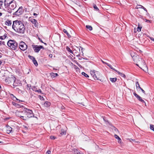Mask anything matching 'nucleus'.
<instances>
[{
  "label": "nucleus",
  "instance_id": "nucleus-1",
  "mask_svg": "<svg viewBox=\"0 0 154 154\" xmlns=\"http://www.w3.org/2000/svg\"><path fill=\"white\" fill-rule=\"evenodd\" d=\"M12 28L15 32L19 33L24 34L25 31V27L23 23L18 20L13 21Z\"/></svg>",
  "mask_w": 154,
  "mask_h": 154
},
{
  "label": "nucleus",
  "instance_id": "nucleus-2",
  "mask_svg": "<svg viewBox=\"0 0 154 154\" xmlns=\"http://www.w3.org/2000/svg\"><path fill=\"white\" fill-rule=\"evenodd\" d=\"M4 4L5 8H8L7 11L9 13H11V10H14L17 6L14 0H5Z\"/></svg>",
  "mask_w": 154,
  "mask_h": 154
},
{
  "label": "nucleus",
  "instance_id": "nucleus-3",
  "mask_svg": "<svg viewBox=\"0 0 154 154\" xmlns=\"http://www.w3.org/2000/svg\"><path fill=\"white\" fill-rule=\"evenodd\" d=\"M131 56L132 57L134 63H136L137 66H138L140 65L142 66L143 68H146L147 70H148V68L145 64V62L141 57L138 55L134 56L133 55L132 53L131 54Z\"/></svg>",
  "mask_w": 154,
  "mask_h": 154
},
{
  "label": "nucleus",
  "instance_id": "nucleus-4",
  "mask_svg": "<svg viewBox=\"0 0 154 154\" xmlns=\"http://www.w3.org/2000/svg\"><path fill=\"white\" fill-rule=\"evenodd\" d=\"M23 118L24 120H26L28 118L31 117L33 116V114L32 110L26 108H24L22 109Z\"/></svg>",
  "mask_w": 154,
  "mask_h": 154
},
{
  "label": "nucleus",
  "instance_id": "nucleus-5",
  "mask_svg": "<svg viewBox=\"0 0 154 154\" xmlns=\"http://www.w3.org/2000/svg\"><path fill=\"white\" fill-rule=\"evenodd\" d=\"M7 45L9 47L13 50H15L18 47L17 43L14 40H10L8 41L7 42Z\"/></svg>",
  "mask_w": 154,
  "mask_h": 154
},
{
  "label": "nucleus",
  "instance_id": "nucleus-6",
  "mask_svg": "<svg viewBox=\"0 0 154 154\" xmlns=\"http://www.w3.org/2000/svg\"><path fill=\"white\" fill-rule=\"evenodd\" d=\"M16 78L13 76H11L7 78L5 80V82L7 84H9L11 83H13L14 86H17V85L15 84L14 82L15 81Z\"/></svg>",
  "mask_w": 154,
  "mask_h": 154
},
{
  "label": "nucleus",
  "instance_id": "nucleus-7",
  "mask_svg": "<svg viewBox=\"0 0 154 154\" xmlns=\"http://www.w3.org/2000/svg\"><path fill=\"white\" fill-rule=\"evenodd\" d=\"M19 47L21 50L24 51L27 49V45L24 42H22L20 43Z\"/></svg>",
  "mask_w": 154,
  "mask_h": 154
},
{
  "label": "nucleus",
  "instance_id": "nucleus-8",
  "mask_svg": "<svg viewBox=\"0 0 154 154\" xmlns=\"http://www.w3.org/2000/svg\"><path fill=\"white\" fill-rule=\"evenodd\" d=\"M34 51L35 52H38L41 49H44L42 46L32 45Z\"/></svg>",
  "mask_w": 154,
  "mask_h": 154
},
{
  "label": "nucleus",
  "instance_id": "nucleus-9",
  "mask_svg": "<svg viewBox=\"0 0 154 154\" xmlns=\"http://www.w3.org/2000/svg\"><path fill=\"white\" fill-rule=\"evenodd\" d=\"M23 8L21 6L17 10L14 12L13 14L17 16H19L21 15L23 13Z\"/></svg>",
  "mask_w": 154,
  "mask_h": 154
},
{
  "label": "nucleus",
  "instance_id": "nucleus-10",
  "mask_svg": "<svg viewBox=\"0 0 154 154\" xmlns=\"http://www.w3.org/2000/svg\"><path fill=\"white\" fill-rule=\"evenodd\" d=\"M96 71L94 70H92L90 71V73L92 77L94 78V79H97V80H100L101 81V80L97 77V76H96L95 73H96Z\"/></svg>",
  "mask_w": 154,
  "mask_h": 154
},
{
  "label": "nucleus",
  "instance_id": "nucleus-11",
  "mask_svg": "<svg viewBox=\"0 0 154 154\" xmlns=\"http://www.w3.org/2000/svg\"><path fill=\"white\" fill-rule=\"evenodd\" d=\"M29 20L32 23L34 24V26L35 27H37L38 26V23L36 20L31 18Z\"/></svg>",
  "mask_w": 154,
  "mask_h": 154
},
{
  "label": "nucleus",
  "instance_id": "nucleus-12",
  "mask_svg": "<svg viewBox=\"0 0 154 154\" xmlns=\"http://www.w3.org/2000/svg\"><path fill=\"white\" fill-rule=\"evenodd\" d=\"M16 115L20 118H23L22 110L20 112H17L16 113Z\"/></svg>",
  "mask_w": 154,
  "mask_h": 154
},
{
  "label": "nucleus",
  "instance_id": "nucleus-13",
  "mask_svg": "<svg viewBox=\"0 0 154 154\" xmlns=\"http://www.w3.org/2000/svg\"><path fill=\"white\" fill-rule=\"evenodd\" d=\"M32 11L33 12V13H35L38 14H39V10L37 8H33L32 10Z\"/></svg>",
  "mask_w": 154,
  "mask_h": 154
},
{
  "label": "nucleus",
  "instance_id": "nucleus-14",
  "mask_svg": "<svg viewBox=\"0 0 154 154\" xmlns=\"http://www.w3.org/2000/svg\"><path fill=\"white\" fill-rule=\"evenodd\" d=\"M12 131V128L9 126H8L6 128V132L7 133H10L11 132V131Z\"/></svg>",
  "mask_w": 154,
  "mask_h": 154
},
{
  "label": "nucleus",
  "instance_id": "nucleus-15",
  "mask_svg": "<svg viewBox=\"0 0 154 154\" xmlns=\"http://www.w3.org/2000/svg\"><path fill=\"white\" fill-rule=\"evenodd\" d=\"M114 137H115L116 138L118 139V142L119 143H121V138L119 137V136H118L117 135L115 134L114 135Z\"/></svg>",
  "mask_w": 154,
  "mask_h": 154
},
{
  "label": "nucleus",
  "instance_id": "nucleus-16",
  "mask_svg": "<svg viewBox=\"0 0 154 154\" xmlns=\"http://www.w3.org/2000/svg\"><path fill=\"white\" fill-rule=\"evenodd\" d=\"M51 105V103L50 102H48V101H46L45 102L44 104L43 105L45 107H48Z\"/></svg>",
  "mask_w": 154,
  "mask_h": 154
},
{
  "label": "nucleus",
  "instance_id": "nucleus-17",
  "mask_svg": "<svg viewBox=\"0 0 154 154\" xmlns=\"http://www.w3.org/2000/svg\"><path fill=\"white\" fill-rule=\"evenodd\" d=\"M11 20H7L5 22V24L8 26H11Z\"/></svg>",
  "mask_w": 154,
  "mask_h": 154
},
{
  "label": "nucleus",
  "instance_id": "nucleus-18",
  "mask_svg": "<svg viewBox=\"0 0 154 154\" xmlns=\"http://www.w3.org/2000/svg\"><path fill=\"white\" fill-rule=\"evenodd\" d=\"M51 76V77L54 78L56 76H58V75L57 73H54L53 72H52L50 74Z\"/></svg>",
  "mask_w": 154,
  "mask_h": 154
},
{
  "label": "nucleus",
  "instance_id": "nucleus-19",
  "mask_svg": "<svg viewBox=\"0 0 154 154\" xmlns=\"http://www.w3.org/2000/svg\"><path fill=\"white\" fill-rule=\"evenodd\" d=\"M95 74L96 76H97V77H98L99 79H100V77L102 75L99 72L97 71H96Z\"/></svg>",
  "mask_w": 154,
  "mask_h": 154
},
{
  "label": "nucleus",
  "instance_id": "nucleus-20",
  "mask_svg": "<svg viewBox=\"0 0 154 154\" xmlns=\"http://www.w3.org/2000/svg\"><path fill=\"white\" fill-rule=\"evenodd\" d=\"M116 72H117L118 73V74L119 75H120L122 77H123L124 78H125V74H124L123 73L120 72H119L117 71H117H116Z\"/></svg>",
  "mask_w": 154,
  "mask_h": 154
},
{
  "label": "nucleus",
  "instance_id": "nucleus-21",
  "mask_svg": "<svg viewBox=\"0 0 154 154\" xmlns=\"http://www.w3.org/2000/svg\"><path fill=\"white\" fill-rule=\"evenodd\" d=\"M63 32L65 33L68 38H70L71 37V35L69 34V33H68V32H67L66 30L65 29H64L63 30Z\"/></svg>",
  "mask_w": 154,
  "mask_h": 154
},
{
  "label": "nucleus",
  "instance_id": "nucleus-22",
  "mask_svg": "<svg viewBox=\"0 0 154 154\" xmlns=\"http://www.w3.org/2000/svg\"><path fill=\"white\" fill-rule=\"evenodd\" d=\"M106 64L113 70H114L116 72V71H117L114 68H113L112 65H111L110 64H109L108 63H106Z\"/></svg>",
  "mask_w": 154,
  "mask_h": 154
},
{
  "label": "nucleus",
  "instance_id": "nucleus-23",
  "mask_svg": "<svg viewBox=\"0 0 154 154\" xmlns=\"http://www.w3.org/2000/svg\"><path fill=\"white\" fill-rule=\"evenodd\" d=\"M110 80L112 82H114L116 81L117 78H110Z\"/></svg>",
  "mask_w": 154,
  "mask_h": 154
},
{
  "label": "nucleus",
  "instance_id": "nucleus-24",
  "mask_svg": "<svg viewBox=\"0 0 154 154\" xmlns=\"http://www.w3.org/2000/svg\"><path fill=\"white\" fill-rule=\"evenodd\" d=\"M66 50L68 51L69 52H70V53L73 54V52L71 50L70 48L68 46H66Z\"/></svg>",
  "mask_w": 154,
  "mask_h": 154
},
{
  "label": "nucleus",
  "instance_id": "nucleus-25",
  "mask_svg": "<svg viewBox=\"0 0 154 154\" xmlns=\"http://www.w3.org/2000/svg\"><path fill=\"white\" fill-rule=\"evenodd\" d=\"M13 104L15 106L17 107H21V105L16 103H13Z\"/></svg>",
  "mask_w": 154,
  "mask_h": 154
},
{
  "label": "nucleus",
  "instance_id": "nucleus-26",
  "mask_svg": "<svg viewBox=\"0 0 154 154\" xmlns=\"http://www.w3.org/2000/svg\"><path fill=\"white\" fill-rule=\"evenodd\" d=\"M7 34L5 33L3 36H0V39H1L2 40H3L6 38L7 37Z\"/></svg>",
  "mask_w": 154,
  "mask_h": 154
},
{
  "label": "nucleus",
  "instance_id": "nucleus-27",
  "mask_svg": "<svg viewBox=\"0 0 154 154\" xmlns=\"http://www.w3.org/2000/svg\"><path fill=\"white\" fill-rule=\"evenodd\" d=\"M93 6L95 10L96 11H98L99 10L98 8L97 7L95 4H93Z\"/></svg>",
  "mask_w": 154,
  "mask_h": 154
},
{
  "label": "nucleus",
  "instance_id": "nucleus-28",
  "mask_svg": "<svg viewBox=\"0 0 154 154\" xmlns=\"http://www.w3.org/2000/svg\"><path fill=\"white\" fill-rule=\"evenodd\" d=\"M86 27L87 29H88L90 31H91L92 29V28L91 26L89 25H86Z\"/></svg>",
  "mask_w": 154,
  "mask_h": 154
},
{
  "label": "nucleus",
  "instance_id": "nucleus-29",
  "mask_svg": "<svg viewBox=\"0 0 154 154\" xmlns=\"http://www.w3.org/2000/svg\"><path fill=\"white\" fill-rule=\"evenodd\" d=\"M150 129L153 131L154 132V125H150Z\"/></svg>",
  "mask_w": 154,
  "mask_h": 154
},
{
  "label": "nucleus",
  "instance_id": "nucleus-30",
  "mask_svg": "<svg viewBox=\"0 0 154 154\" xmlns=\"http://www.w3.org/2000/svg\"><path fill=\"white\" fill-rule=\"evenodd\" d=\"M137 99L140 101L142 102H145L144 100L142 99L141 97H140L139 96L137 98Z\"/></svg>",
  "mask_w": 154,
  "mask_h": 154
},
{
  "label": "nucleus",
  "instance_id": "nucleus-31",
  "mask_svg": "<svg viewBox=\"0 0 154 154\" xmlns=\"http://www.w3.org/2000/svg\"><path fill=\"white\" fill-rule=\"evenodd\" d=\"M32 62L35 66H37L38 65L37 62L35 60V59L32 61Z\"/></svg>",
  "mask_w": 154,
  "mask_h": 154
},
{
  "label": "nucleus",
  "instance_id": "nucleus-32",
  "mask_svg": "<svg viewBox=\"0 0 154 154\" xmlns=\"http://www.w3.org/2000/svg\"><path fill=\"white\" fill-rule=\"evenodd\" d=\"M80 48H81V51L82 53V55L83 56L84 53H83V51H84V50H85V49L84 48H82V47H80V48L79 49V51H80Z\"/></svg>",
  "mask_w": 154,
  "mask_h": 154
},
{
  "label": "nucleus",
  "instance_id": "nucleus-33",
  "mask_svg": "<svg viewBox=\"0 0 154 154\" xmlns=\"http://www.w3.org/2000/svg\"><path fill=\"white\" fill-rule=\"evenodd\" d=\"M136 87L137 88H140L141 87H140V85L138 82H136Z\"/></svg>",
  "mask_w": 154,
  "mask_h": 154
},
{
  "label": "nucleus",
  "instance_id": "nucleus-34",
  "mask_svg": "<svg viewBox=\"0 0 154 154\" xmlns=\"http://www.w3.org/2000/svg\"><path fill=\"white\" fill-rule=\"evenodd\" d=\"M28 57L31 60L33 61L35 59V58L33 56H31L30 55L28 56Z\"/></svg>",
  "mask_w": 154,
  "mask_h": 154
},
{
  "label": "nucleus",
  "instance_id": "nucleus-35",
  "mask_svg": "<svg viewBox=\"0 0 154 154\" xmlns=\"http://www.w3.org/2000/svg\"><path fill=\"white\" fill-rule=\"evenodd\" d=\"M82 74L83 75H84L86 77H89L88 75H87V74H86V73H85L84 72H82Z\"/></svg>",
  "mask_w": 154,
  "mask_h": 154
},
{
  "label": "nucleus",
  "instance_id": "nucleus-36",
  "mask_svg": "<svg viewBox=\"0 0 154 154\" xmlns=\"http://www.w3.org/2000/svg\"><path fill=\"white\" fill-rule=\"evenodd\" d=\"M141 28H142L141 27H140L139 25L138 27L137 28V30L138 32L140 31L141 30Z\"/></svg>",
  "mask_w": 154,
  "mask_h": 154
},
{
  "label": "nucleus",
  "instance_id": "nucleus-37",
  "mask_svg": "<svg viewBox=\"0 0 154 154\" xmlns=\"http://www.w3.org/2000/svg\"><path fill=\"white\" fill-rule=\"evenodd\" d=\"M3 0H0V8H1L3 4Z\"/></svg>",
  "mask_w": 154,
  "mask_h": 154
},
{
  "label": "nucleus",
  "instance_id": "nucleus-38",
  "mask_svg": "<svg viewBox=\"0 0 154 154\" xmlns=\"http://www.w3.org/2000/svg\"><path fill=\"white\" fill-rule=\"evenodd\" d=\"M65 133H66V132H65V131H63V130H61V133H60V134L61 135H63V134H65Z\"/></svg>",
  "mask_w": 154,
  "mask_h": 154
},
{
  "label": "nucleus",
  "instance_id": "nucleus-39",
  "mask_svg": "<svg viewBox=\"0 0 154 154\" xmlns=\"http://www.w3.org/2000/svg\"><path fill=\"white\" fill-rule=\"evenodd\" d=\"M131 140L133 141H134V142H135V143H140V142L138 141H136L135 140H134V139H131Z\"/></svg>",
  "mask_w": 154,
  "mask_h": 154
},
{
  "label": "nucleus",
  "instance_id": "nucleus-40",
  "mask_svg": "<svg viewBox=\"0 0 154 154\" xmlns=\"http://www.w3.org/2000/svg\"><path fill=\"white\" fill-rule=\"evenodd\" d=\"M33 91H34L36 92H40V93H41L42 92V91H41V90H40V89H39L38 90H35L34 89H33Z\"/></svg>",
  "mask_w": 154,
  "mask_h": 154
},
{
  "label": "nucleus",
  "instance_id": "nucleus-41",
  "mask_svg": "<svg viewBox=\"0 0 154 154\" xmlns=\"http://www.w3.org/2000/svg\"><path fill=\"white\" fill-rule=\"evenodd\" d=\"M50 138L51 139L54 140L55 139L56 137L53 136H50Z\"/></svg>",
  "mask_w": 154,
  "mask_h": 154
},
{
  "label": "nucleus",
  "instance_id": "nucleus-42",
  "mask_svg": "<svg viewBox=\"0 0 154 154\" xmlns=\"http://www.w3.org/2000/svg\"><path fill=\"white\" fill-rule=\"evenodd\" d=\"M5 43V42L4 41H0V45H4Z\"/></svg>",
  "mask_w": 154,
  "mask_h": 154
},
{
  "label": "nucleus",
  "instance_id": "nucleus-43",
  "mask_svg": "<svg viewBox=\"0 0 154 154\" xmlns=\"http://www.w3.org/2000/svg\"><path fill=\"white\" fill-rule=\"evenodd\" d=\"M134 95L137 98L139 96L137 94H136V93H135L134 92V93H133Z\"/></svg>",
  "mask_w": 154,
  "mask_h": 154
},
{
  "label": "nucleus",
  "instance_id": "nucleus-44",
  "mask_svg": "<svg viewBox=\"0 0 154 154\" xmlns=\"http://www.w3.org/2000/svg\"><path fill=\"white\" fill-rule=\"evenodd\" d=\"M134 95L137 98L139 96L137 94H136V93H135L134 92V93H133Z\"/></svg>",
  "mask_w": 154,
  "mask_h": 154
},
{
  "label": "nucleus",
  "instance_id": "nucleus-45",
  "mask_svg": "<svg viewBox=\"0 0 154 154\" xmlns=\"http://www.w3.org/2000/svg\"><path fill=\"white\" fill-rule=\"evenodd\" d=\"M145 21H146V22L149 23H151V20H146Z\"/></svg>",
  "mask_w": 154,
  "mask_h": 154
},
{
  "label": "nucleus",
  "instance_id": "nucleus-46",
  "mask_svg": "<svg viewBox=\"0 0 154 154\" xmlns=\"http://www.w3.org/2000/svg\"><path fill=\"white\" fill-rule=\"evenodd\" d=\"M149 37L151 40L153 41L154 42V38H153L150 37Z\"/></svg>",
  "mask_w": 154,
  "mask_h": 154
},
{
  "label": "nucleus",
  "instance_id": "nucleus-47",
  "mask_svg": "<svg viewBox=\"0 0 154 154\" xmlns=\"http://www.w3.org/2000/svg\"><path fill=\"white\" fill-rule=\"evenodd\" d=\"M140 89H141V90L144 93V94H145V91H144L143 89H142L141 88H140Z\"/></svg>",
  "mask_w": 154,
  "mask_h": 154
},
{
  "label": "nucleus",
  "instance_id": "nucleus-48",
  "mask_svg": "<svg viewBox=\"0 0 154 154\" xmlns=\"http://www.w3.org/2000/svg\"><path fill=\"white\" fill-rule=\"evenodd\" d=\"M51 151L50 150H48L46 152V154H50L51 153Z\"/></svg>",
  "mask_w": 154,
  "mask_h": 154
},
{
  "label": "nucleus",
  "instance_id": "nucleus-49",
  "mask_svg": "<svg viewBox=\"0 0 154 154\" xmlns=\"http://www.w3.org/2000/svg\"><path fill=\"white\" fill-rule=\"evenodd\" d=\"M39 14H38L35 13H33V15L36 17Z\"/></svg>",
  "mask_w": 154,
  "mask_h": 154
},
{
  "label": "nucleus",
  "instance_id": "nucleus-50",
  "mask_svg": "<svg viewBox=\"0 0 154 154\" xmlns=\"http://www.w3.org/2000/svg\"><path fill=\"white\" fill-rule=\"evenodd\" d=\"M141 8V7L139 6H138V5H137L136 6V8L138 9L139 8Z\"/></svg>",
  "mask_w": 154,
  "mask_h": 154
},
{
  "label": "nucleus",
  "instance_id": "nucleus-51",
  "mask_svg": "<svg viewBox=\"0 0 154 154\" xmlns=\"http://www.w3.org/2000/svg\"><path fill=\"white\" fill-rule=\"evenodd\" d=\"M40 99L41 100H43L44 98H43V97H42L41 96H40Z\"/></svg>",
  "mask_w": 154,
  "mask_h": 154
},
{
  "label": "nucleus",
  "instance_id": "nucleus-52",
  "mask_svg": "<svg viewBox=\"0 0 154 154\" xmlns=\"http://www.w3.org/2000/svg\"><path fill=\"white\" fill-rule=\"evenodd\" d=\"M49 57L51 58L52 57V55L51 54H50L49 55Z\"/></svg>",
  "mask_w": 154,
  "mask_h": 154
},
{
  "label": "nucleus",
  "instance_id": "nucleus-53",
  "mask_svg": "<svg viewBox=\"0 0 154 154\" xmlns=\"http://www.w3.org/2000/svg\"><path fill=\"white\" fill-rule=\"evenodd\" d=\"M138 6H140V7H141V8H142L143 9V8H144V7H143V6H142L141 5H138Z\"/></svg>",
  "mask_w": 154,
  "mask_h": 154
},
{
  "label": "nucleus",
  "instance_id": "nucleus-54",
  "mask_svg": "<svg viewBox=\"0 0 154 154\" xmlns=\"http://www.w3.org/2000/svg\"><path fill=\"white\" fill-rule=\"evenodd\" d=\"M138 6H140V7H141V8H142L143 9V8H144V7H143V6H142L141 5H138Z\"/></svg>",
  "mask_w": 154,
  "mask_h": 154
},
{
  "label": "nucleus",
  "instance_id": "nucleus-55",
  "mask_svg": "<svg viewBox=\"0 0 154 154\" xmlns=\"http://www.w3.org/2000/svg\"><path fill=\"white\" fill-rule=\"evenodd\" d=\"M18 92L19 93H22L23 92L21 90H19V91H18Z\"/></svg>",
  "mask_w": 154,
  "mask_h": 154
},
{
  "label": "nucleus",
  "instance_id": "nucleus-56",
  "mask_svg": "<svg viewBox=\"0 0 154 154\" xmlns=\"http://www.w3.org/2000/svg\"><path fill=\"white\" fill-rule=\"evenodd\" d=\"M101 61H102V62H103V63H104V64H106V63H106V62H104V61H103V60H101Z\"/></svg>",
  "mask_w": 154,
  "mask_h": 154
},
{
  "label": "nucleus",
  "instance_id": "nucleus-57",
  "mask_svg": "<svg viewBox=\"0 0 154 154\" xmlns=\"http://www.w3.org/2000/svg\"><path fill=\"white\" fill-rule=\"evenodd\" d=\"M143 9L144 10V11H146V12H147V10L145 8H143Z\"/></svg>",
  "mask_w": 154,
  "mask_h": 154
},
{
  "label": "nucleus",
  "instance_id": "nucleus-58",
  "mask_svg": "<svg viewBox=\"0 0 154 154\" xmlns=\"http://www.w3.org/2000/svg\"><path fill=\"white\" fill-rule=\"evenodd\" d=\"M103 120L105 122H106V120L104 118V117H103Z\"/></svg>",
  "mask_w": 154,
  "mask_h": 154
},
{
  "label": "nucleus",
  "instance_id": "nucleus-59",
  "mask_svg": "<svg viewBox=\"0 0 154 154\" xmlns=\"http://www.w3.org/2000/svg\"><path fill=\"white\" fill-rule=\"evenodd\" d=\"M32 90H33V89H34L35 90H36L35 89V87H33V88H32Z\"/></svg>",
  "mask_w": 154,
  "mask_h": 154
},
{
  "label": "nucleus",
  "instance_id": "nucleus-60",
  "mask_svg": "<svg viewBox=\"0 0 154 154\" xmlns=\"http://www.w3.org/2000/svg\"><path fill=\"white\" fill-rule=\"evenodd\" d=\"M19 90H20L19 88H16V90L18 92L19 91Z\"/></svg>",
  "mask_w": 154,
  "mask_h": 154
},
{
  "label": "nucleus",
  "instance_id": "nucleus-61",
  "mask_svg": "<svg viewBox=\"0 0 154 154\" xmlns=\"http://www.w3.org/2000/svg\"><path fill=\"white\" fill-rule=\"evenodd\" d=\"M2 13L1 12H0V17H1L2 15Z\"/></svg>",
  "mask_w": 154,
  "mask_h": 154
},
{
  "label": "nucleus",
  "instance_id": "nucleus-62",
  "mask_svg": "<svg viewBox=\"0 0 154 154\" xmlns=\"http://www.w3.org/2000/svg\"><path fill=\"white\" fill-rule=\"evenodd\" d=\"M61 108L62 109H64V106H62Z\"/></svg>",
  "mask_w": 154,
  "mask_h": 154
},
{
  "label": "nucleus",
  "instance_id": "nucleus-63",
  "mask_svg": "<svg viewBox=\"0 0 154 154\" xmlns=\"http://www.w3.org/2000/svg\"><path fill=\"white\" fill-rule=\"evenodd\" d=\"M80 55L79 54L78 55H76V56L77 57H79V56H80Z\"/></svg>",
  "mask_w": 154,
  "mask_h": 154
},
{
  "label": "nucleus",
  "instance_id": "nucleus-64",
  "mask_svg": "<svg viewBox=\"0 0 154 154\" xmlns=\"http://www.w3.org/2000/svg\"><path fill=\"white\" fill-rule=\"evenodd\" d=\"M39 39L40 40V41L42 43H43V41H42V40H40L39 38Z\"/></svg>",
  "mask_w": 154,
  "mask_h": 154
}]
</instances>
